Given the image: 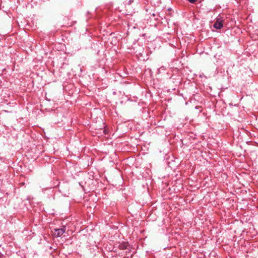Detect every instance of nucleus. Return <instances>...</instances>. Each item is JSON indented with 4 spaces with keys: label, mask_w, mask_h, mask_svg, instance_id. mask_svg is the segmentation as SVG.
Returning <instances> with one entry per match:
<instances>
[{
    "label": "nucleus",
    "mask_w": 258,
    "mask_h": 258,
    "mask_svg": "<svg viewBox=\"0 0 258 258\" xmlns=\"http://www.w3.org/2000/svg\"><path fill=\"white\" fill-rule=\"evenodd\" d=\"M65 230V227H63L62 228L55 229V232L54 233V236L57 237L61 236L64 233Z\"/></svg>",
    "instance_id": "1"
},
{
    "label": "nucleus",
    "mask_w": 258,
    "mask_h": 258,
    "mask_svg": "<svg viewBox=\"0 0 258 258\" xmlns=\"http://www.w3.org/2000/svg\"><path fill=\"white\" fill-rule=\"evenodd\" d=\"M223 27V24L222 23V21L220 19H217L216 22L214 25V27L217 29H220Z\"/></svg>",
    "instance_id": "2"
},
{
    "label": "nucleus",
    "mask_w": 258,
    "mask_h": 258,
    "mask_svg": "<svg viewBox=\"0 0 258 258\" xmlns=\"http://www.w3.org/2000/svg\"><path fill=\"white\" fill-rule=\"evenodd\" d=\"M127 243L124 242L119 245V248L121 249H126L127 247Z\"/></svg>",
    "instance_id": "3"
},
{
    "label": "nucleus",
    "mask_w": 258,
    "mask_h": 258,
    "mask_svg": "<svg viewBox=\"0 0 258 258\" xmlns=\"http://www.w3.org/2000/svg\"><path fill=\"white\" fill-rule=\"evenodd\" d=\"M197 0H188V1L190 3H194L195 2H196Z\"/></svg>",
    "instance_id": "4"
}]
</instances>
